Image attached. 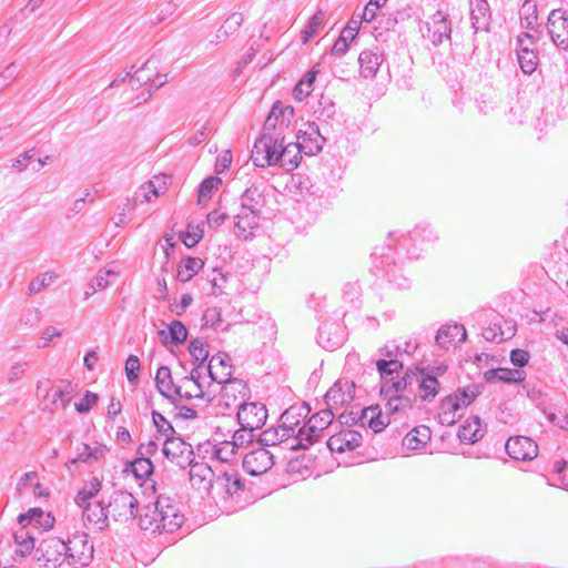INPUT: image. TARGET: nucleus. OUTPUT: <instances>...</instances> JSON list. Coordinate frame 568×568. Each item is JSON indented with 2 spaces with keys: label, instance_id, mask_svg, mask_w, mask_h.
I'll return each instance as SVG.
<instances>
[{
  "label": "nucleus",
  "instance_id": "4d7b16f0",
  "mask_svg": "<svg viewBox=\"0 0 568 568\" xmlns=\"http://www.w3.org/2000/svg\"><path fill=\"white\" fill-rule=\"evenodd\" d=\"M220 183H221V179L217 176L206 178L200 184L199 197H197L199 204H202L203 202L207 201L212 196V193L217 189Z\"/></svg>",
  "mask_w": 568,
  "mask_h": 568
},
{
  "label": "nucleus",
  "instance_id": "5701e85b",
  "mask_svg": "<svg viewBox=\"0 0 568 568\" xmlns=\"http://www.w3.org/2000/svg\"><path fill=\"white\" fill-rule=\"evenodd\" d=\"M414 375L416 377L414 378V384H417L422 400H433L439 389V382L436 376L419 367L414 369Z\"/></svg>",
  "mask_w": 568,
  "mask_h": 568
},
{
  "label": "nucleus",
  "instance_id": "052dcab7",
  "mask_svg": "<svg viewBox=\"0 0 568 568\" xmlns=\"http://www.w3.org/2000/svg\"><path fill=\"white\" fill-rule=\"evenodd\" d=\"M203 326L210 327L213 329H224L222 327V318H221V311L217 307H209L205 310L203 316H202Z\"/></svg>",
  "mask_w": 568,
  "mask_h": 568
},
{
  "label": "nucleus",
  "instance_id": "49530a36",
  "mask_svg": "<svg viewBox=\"0 0 568 568\" xmlns=\"http://www.w3.org/2000/svg\"><path fill=\"white\" fill-rule=\"evenodd\" d=\"M237 453V448L232 440H224L211 447L212 457L222 462L230 463Z\"/></svg>",
  "mask_w": 568,
  "mask_h": 568
},
{
  "label": "nucleus",
  "instance_id": "39448f33",
  "mask_svg": "<svg viewBox=\"0 0 568 568\" xmlns=\"http://www.w3.org/2000/svg\"><path fill=\"white\" fill-rule=\"evenodd\" d=\"M335 414L328 406L314 414L306 424L298 428L295 443L291 445V448L293 450L306 449L320 440L323 432L333 422Z\"/></svg>",
  "mask_w": 568,
  "mask_h": 568
},
{
  "label": "nucleus",
  "instance_id": "5fc2aeb1",
  "mask_svg": "<svg viewBox=\"0 0 568 568\" xmlns=\"http://www.w3.org/2000/svg\"><path fill=\"white\" fill-rule=\"evenodd\" d=\"M133 475L139 478H148L153 473V464L149 457H138L131 463Z\"/></svg>",
  "mask_w": 568,
  "mask_h": 568
},
{
  "label": "nucleus",
  "instance_id": "72a5a7b5",
  "mask_svg": "<svg viewBox=\"0 0 568 568\" xmlns=\"http://www.w3.org/2000/svg\"><path fill=\"white\" fill-rule=\"evenodd\" d=\"M308 413L310 408L307 406H292L281 415V425L293 435H296L301 422L304 420Z\"/></svg>",
  "mask_w": 568,
  "mask_h": 568
},
{
  "label": "nucleus",
  "instance_id": "aec40b11",
  "mask_svg": "<svg viewBox=\"0 0 568 568\" xmlns=\"http://www.w3.org/2000/svg\"><path fill=\"white\" fill-rule=\"evenodd\" d=\"M293 113L292 106H283L281 102H276L264 122L263 132H270L271 134L280 133V136H284L283 132L288 126L290 118L293 116Z\"/></svg>",
  "mask_w": 568,
  "mask_h": 568
},
{
  "label": "nucleus",
  "instance_id": "473e14b6",
  "mask_svg": "<svg viewBox=\"0 0 568 568\" xmlns=\"http://www.w3.org/2000/svg\"><path fill=\"white\" fill-rule=\"evenodd\" d=\"M339 327L337 325H323L318 329V344L328 351H334L341 347L344 343V334L342 332L338 333Z\"/></svg>",
  "mask_w": 568,
  "mask_h": 568
},
{
  "label": "nucleus",
  "instance_id": "7ed1b4c3",
  "mask_svg": "<svg viewBox=\"0 0 568 568\" xmlns=\"http://www.w3.org/2000/svg\"><path fill=\"white\" fill-rule=\"evenodd\" d=\"M244 484L234 470H225L214 479L211 497L221 505L225 513L231 514L244 507Z\"/></svg>",
  "mask_w": 568,
  "mask_h": 568
},
{
  "label": "nucleus",
  "instance_id": "c9c22d12",
  "mask_svg": "<svg viewBox=\"0 0 568 568\" xmlns=\"http://www.w3.org/2000/svg\"><path fill=\"white\" fill-rule=\"evenodd\" d=\"M414 378H416L414 375V369H408L406 371L402 378L396 379L394 377L386 379V382H384L381 387L382 396H388L390 394H402L408 387H412V385L414 384Z\"/></svg>",
  "mask_w": 568,
  "mask_h": 568
},
{
  "label": "nucleus",
  "instance_id": "a878e982",
  "mask_svg": "<svg viewBox=\"0 0 568 568\" xmlns=\"http://www.w3.org/2000/svg\"><path fill=\"white\" fill-rule=\"evenodd\" d=\"M189 466L192 486L206 490L210 494L215 479L212 468L205 463H194V460Z\"/></svg>",
  "mask_w": 568,
  "mask_h": 568
},
{
  "label": "nucleus",
  "instance_id": "6ab92c4d",
  "mask_svg": "<svg viewBox=\"0 0 568 568\" xmlns=\"http://www.w3.org/2000/svg\"><path fill=\"white\" fill-rule=\"evenodd\" d=\"M305 129H301L296 135L297 143L306 155H314L322 151L325 138L320 132V128L315 122L304 124Z\"/></svg>",
  "mask_w": 568,
  "mask_h": 568
},
{
  "label": "nucleus",
  "instance_id": "4be33fe9",
  "mask_svg": "<svg viewBox=\"0 0 568 568\" xmlns=\"http://www.w3.org/2000/svg\"><path fill=\"white\" fill-rule=\"evenodd\" d=\"M362 444V435L353 429H345L335 435H332L326 445L331 452L344 453L345 450H353Z\"/></svg>",
  "mask_w": 568,
  "mask_h": 568
},
{
  "label": "nucleus",
  "instance_id": "dca6fc26",
  "mask_svg": "<svg viewBox=\"0 0 568 568\" xmlns=\"http://www.w3.org/2000/svg\"><path fill=\"white\" fill-rule=\"evenodd\" d=\"M267 419V409L261 403H245L237 408V422L240 426H247V429H260Z\"/></svg>",
  "mask_w": 568,
  "mask_h": 568
},
{
  "label": "nucleus",
  "instance_id": "9d476101",
  "mask_svg": "<svg viewBox=\"0 0 568 568\" xmlns=\"http://www.w3.org/2000/svg\"><path fill=\"white\" fill-rule=\"evenodd\" d=\"M518 63L521 71L531 74L538 65L536 39L528 32L518 36L516 43Z\"/></svg>",
  "mask_w": 568,
  "mask_h": 568
},
{
  "label": "nucleus",
  "instance_id": "c85d7f7f",
  "mask_svg": "<svg viewBox=\"0 0 568 568\" xmlns=\"http://www.w3.org/2000/svg\"><path fill=\"white\" fill-rule=\"evenodd\" d=\"M384 58L377 50H364L358 55L361 75L371 79L374 78L382 65Z\"/></svg>",
  "mask_w": 568,
  "mask_h": 568
},
{
  "label": "nucleus",
  "instance_id": "412c9836",
  "mask_svg": "<svg viewBox=\"0 0 568 568\" xmlns=\"http://www.w3.org/2000/svg\"><path fill=\"white\" fill-rule=\"evenodd\" d=\"M221 400L226 407L234 406L239 408L241 404H245L248 397L250 388L246 383L239 378H233L222 384Z\"/></svg>",
  "mask_w": 568,
  "mask_h": 568
},
{
  "label": "nucleus",
  "instance_id": "cd10ccee",
  "mask_svg": "<svg viewBox=\"0 0 568 568\" xmlns=\"http://www.w3.org/2000/svg\"><path fill=\"white\" fill-rule=\"evenodd\" d=\"M490 8L487 0L470 1V20L475 32L487 31L490 24Z\"/></svg>",
  "mask_w": 568,
  "mask_h": 568
},
{
  "label": "nucleus",
  "instance_id": "603ef678",
  "mask_svg": "<svg viewBox=\"0 0 568 568\" xmlns=\"http://www.w3.org/2000/svg\"><path fill=\"white\" fill-rule=\"evenodd\" d=\"M58 274L51 271L36 276L29 284L28 295L31 296L40 293L43 288L52 285L58 280Z\"/></svg>",
  "mask_w": 568,
  "mask_h": 568
},
{
  "label": "nucleus",
  "instance_id": "13d9d810",
  "mask_svg": "<svg viewBox=\"0 0 568 568\" xmlns=\"http://www.w3.org/2000/svg\"><path fill=\"white\" fill-rule=\"evenodd\" d=\"M151 415L158 433L164 437V440L175 435L173 426L161 413L153 410Z\"/></svg>",
  "mask_w": 568,
  "mask_h": 568
},
{
  "label": "nucleus",
  "instance_id": "4468645a",
  "mask_svg": "<svg viewBox=\"0 0 568 568\" xmlns=\"http://www.w3.org/2000/svg\"><path fill=\"white\" fill-rule=\"evenodd\" d=\"M355 384L353 381L341 378L325 394V404L335 413L354 399Z\"/></svg>",
  "mask_w": 568,
  "mask_h": 568
},
{
  "label": "nucleus",
  "instance_id": "680f3d73",
  "mask_svg": "<svg viewBox=\"0 0 568 568\" xmlns=\"http://www.w3.org/2000/svg\"><path fill=\"white\" fill-rule=\"evenodd\" d=\"M255 428L247 429V426H241L232 437V442L236 446V448H242L247 444H251L255 437Z\"/></svg>",
  "mask_w": 568,
  "mask_h": 568
},
{
  "label": "nucleus",
  "instance_id": "69168bd1",
  "mask_svg": "<svg viewBox=\"0 0 568 568\" xmlns=\"http://www.w3.org/2000/svg\"><path fill=\"white\" fill-rule=\"evenodd\" d=\"M14 540L21 547V552H29L34 548V538L23 527L14 532Z\"/></svg>",
  "mask_w": 568,
  "mask_h": 568
},
{
  "label": "nucleus",
  "instance_id": "b1692460",
  "mask_svg": "<svg viewBox=\"0 0 568 568\" xmlns=\"http://www.w3.org/2000/svg\"><path fill=\"white\" fill-rule=\"evenodd\" d=\"M207 372L211 379L219 384L231 381L232 364L230 356L225 353L212 356L207 365Z\"/></svg>",
  "mask_w": 568,
  "mask_h": 568
},
{
  "label": "nucleus",
  "instance_id": "c756f323",
  "mask_svg": "<svg viewBox=\"0 0 568 568\" xmlns=\"http://www.w3.org/2000/svg\"><path fill=\"white\" fill-rule=\"evenodd\" d=\"M302 152L303 149L297 142L283 143L278 153L280 161L277 165L287 172L295 170L302 160Z\"/></svg>",
  "mask_w": 568,
  "mask_h": 568
},
{
  "label": "nucleus",
  "instance_id": "f3484780",
  "mask_svg": "<svg viewBox=\"0 0 568 568\" xmlns=\"http://www.w3.org/2000/svg\"><path fill=\"white\" fill-rule=\"evenodd\" d=\"M508 456L515 460H532L538 455V445L526 436H511L505 445Z\"/></svg>",
  "mask_w": 568,
  "mask_h": 568
},
{
  "label": "nucleus",
  "instance_id": "7c9ffc66",
  "mask_svg": "<svg viewBox=\"0 0 568 568\" xmlns=\"http://www.w3.org/2000/svg\"><path fill=\"white\" fill-rule=\"evenodd\" d=\"M296 435H293L291 432L287 430V428L283 427L282 425L278 428H268L265 429L260 435V443L264 446H275L282 443H287V447L290 449L291 445L294 444Z\"/></svg>",
  "mask_w": 568,
  "mask_h": 568
},
{
  "label": "nucleus",
  "instance_id": "9b49d317",
  "mask_svg": "<svg viewBox=\"0 0 568 568\" xmlns=\"http://www.w3.org/2000/svg\"><path fill=\"white\" fill-rule=\"evenodd\" d=\"M163 454L180 468H186L194 460L192 445L185 443L181 437L171 436L163 443Z\"/></svg>",
  "mask_w": 568,
  "mask_h": 568
},
{
  "label": "nucleus",
  "instance_id": "09e8293b",
  "mask_svg": "<svg viewBox=\"0 0 568 568\" xmlns=\"http://www.w3.org/2000/svg\"><path fill=\"white\" fill-rule=\"evenodd\" d=\"M101 487V480L95 477L87 481L74 499L77 505L84 506L87 503H90L91 499L100 491Z\"/></svg>",
  "mask_w": 568,
  "mask_h": 568
},
{
  "label": "nucleus",
  "instance_id": "3c124183",
  "mask_svg": "<svg viewBox=\"0 0 568 568\" xmlns=\"http://www.w3.org/2000/svg\"><path fill=\"white\" fill-rule=\"evenodd\" d=\"M376 367L384 383L386 379L394 378V373H398L403 368V363L397 358H381L376 362Z\"/></svg>",
  "mask_w": 568,
  "mask_h": 568
},
{
  "label": "nucleus",
  "instance_id": "c03bdc74",
  "mask_svg": "<svg viewBox=\"0 0 568 568\" xmlns=\"http://www.w3.org/2000/svg\"><path fill=\"white\" fill-rule=\"evenodd\" d=\"M203 266L204 262L200 257L189 256L179 265L176 278L182 283H186L192 280Z\"/></svg>",
  "mask_w": 568,
  "mask_h": 568
},
{
  "label": "nucleus",
  "instance_id": "37998d69",
  "mask_svg": "<svg viewBox=\"0 0 568 568\" xmlns=\"http://www.w3.org/2000/svg\"><path fill=\"white\" fill-rule=\"evenodd\" d=\"M36 521V525L43 526L44 528H51L54 523V518L49 514H44L40 508H31L24 514H20L18 523L26 528L29 524Z\"/></svg>",
  "mask_w": 568,
  "mask_h": 568
},
{
  "label": "nucleus",
  "instance_id": "774afa93",
  "mask_svg": "<svg viewBox=\"0 0 568 568\" xmlns=\"http://www.w3.org/2000/svg\"><path fill=\"white\" fill-rule=\"evenodd\" d=\"M229 215L221 209L213 210L206 216V224L210 229L216 231L226 220Z\"/></svg>",
  "mask_w": 568,
  "mask_h": 568
},
{
  "label": "nucleus",
  "instance_id": "f03ea898",
  "mask_svg": "<svg viewBox=\"0 0 568 568\" xmlns=\"http://www.w3.org/2000/svg\"><path fill=\"white\" fill-rule=\"evenodd\" d=\"M265 197L260 185L252 184L240 196V209L234 215V226L237 236L248 240L253 231L258 227Z\"/></svg>",
  "mask_w": 568,
  "mask_h": 568
},
{
  "label": "nucleus",
  "instance_id": "a211bd4d",
  "mask_svg": "<svg viewBox=\"0 0 568 568\" xmlns=\"http://www.w3.org/2000/svg\"><path fill=\"white\" fill-rule=\"evenodd\" d=\"M242 464L247 474L258 476L271 469L274 460L273 455L262 446L245 454Z\"/></svg>",
  "mask_w": 568,
  "mask_h": 568
},
{
  "label": "nucleus",
  "instance_id": "4c0bfd02",
  "mask_svg": "<svg viewBox=\"0 0 568 568\" xmlns=\"http://www.w3.org/2000/svg\"><path fill=\"white\" fill-rule=\"evenodd\" d=\"M159 336L164 345H180L186 341L187 329L180 321H172L168 326V331H160Z\"/></svg>",
  "mask_w": 568,
  "mask_h": 568
},
{
  "label": "nucleus",
  "instance_id": "bf43d9fd",
  "mask_svg": "<svg viewBox=\"0 0 568 568\" xmlns=\"http://www.w3.org/2000/svg\"><path fill=\"white\" fill-rule=\"evenodd\" d=\"M322 24H323V14L321 12L315 13L310 19L307 26L301 33L303 43H307L311 39H313L320 32Z\"/></svg>",
  "mask_w": 568,
  "mask_h": 568
},
{
  "label": "nucleus",
  "instance_id": "a19ab883",
  "mask_svg": "<svg viewBox=\"0 0 568 568\" xmlns=\"http://www.w3.org/2000/svg\"><path fill=\"white\" fill-rule=\"evenodd\" d=\"M484 376L487 382L498 379L504 383H520L525 379L526 374L524 371L520 369L499 367L488 369L487 372H485Z\"/></svg>",
  "mask_w": 568,
  "mask_h": 568
},
{
  "label": "nucleus",
  "instance_id": "bb28decb",
  "mask_svg": "<svg viewBox=\"0 0 568 568\" xmlns=\"http://www.w3.org/2000/svg\"><path fill=\"white\" fill-rule=\"evenodd\" d=\"M83 508V519L93 525L98 529H103L108 526L110 514L108 513V505L103 501H90Z\"/></svg>",
  "mask_w": 568,
  "mask_h": 568
},
{
  "label": "nucleus",
  "instance_id": "6e6d98bb",
  "mask_svg": "<svg viewBox=\"0 0 568 568\" xmlns=\"http://www.w3.org/2000/svg\"><path fill=\"white\" fill-rule=\"evenodd\" d=\"M410 239L418 243H430L436 241L438 235L428 224H422L414 229Z\"/></svg>",
  "mask_w": 568,
  "mask_h": 568
},
{
  "label": "nucleus",
  "instance_id": "f704fd0d",
  "mask_svg": "<svg viewBox=\"0 0 568 568\" xmlns=\"http://www.w3.org/2000/svg\"><path fill=\"white\" fill-rule=\"evenodd\" d=\"M155 386L161 395L171 403H175L174 388L176 387V383L173 382L171 369L168 366L163 365L158 368Z\"/></svg>",
  "mask_w": 568,
  "mask_h": 568
},
{
  "label": "nucleus",
  "instance_id": "a18cd8bd",
  "mask_svg": "<svg viewBox=\"0 0 568 568\" xmlns=\"http://www.w3.org/2000/svg\"><path fill=\"white\" fill-rule=\"evenodd\" d=\"M520 26L528 30H534L537 26L538 12L537 4L532 0H526L519 9Z\"/></svg>",
  "mask_w": 568,
  "mask_h": 568
},
{
  "label": "nucleus",
  "instance_id": "de8ad7c7",
  "mask_svg": "<svg viewBox=\"0 0 568 568\" xmlns=\"http://www.w3.org/2000/svg\"><path fill=\"white\" fill-rule=\"evenodd\" d=\"M314 114L318 120L328 122L336 113L335 103L324 95H322L317 102L312 106Z\"/></svg>",
  "mask_w": 568,
  "mask_h": 568
},
{
  "label": "nucleus",
  "instance_id": "423d86ee",
  "mask_svg": "<svg viewBox=\"0 0 568 568\" xmlns=\"http://www.w3.org/2000/svg\"><path fill=\"white\" fill-rule=\"evenodd\" d=\"M283 143L284 136H280V133L263 132L253 145L251 159L254 165L258 168L277 165Z\"/></svg>",
  "mask_w": 568,
  "mask_h": 568
},
{
  "label": "nucleus",
  "instance_id": "20e7f679",
  "mask_svg": "<svg viewBox=\"0 0 568 568\" xmlns=\"http://www.w3.org/2000/svg\"><path fill=\"white\" fill-rule=\"evenodd\" d=\"M37 388L40 397L39 406L43 412L54 413L65 409L72 399L73 387L67 379L55 383L50 379L39 381Z\"/></svg>",
  "mask_w": 568,
  "mask_h": 568
},
{
  "label": "nucleus",
  "instance_id": "6e6552de",
  "mask_svg": "<svg viewBox=\"0 0 568 568\" xmlns=\"http://www.w3.org/2000/svg\"><path fill=\"white\" fill-rule=\"evenodd\" d=\"M64 545L69 566L78 568L89 565L93 557V545L87 534H74L67 541L64 540Z\"/></svg>",
  "mask_w": 568,
  "mask_h": 568
},
{
  "label": "nucleus",
  "instance_id": "58836bf2",
  "mask_svg": "<svg viewBox=\"0 0 568 568\" xmlns=\"http://www.w3.org/2000/svg\"><path fill=\"white\" fill-rule=\"evenodd\" d=\"M174 396L180 399L203 398L204 392L200 382L181 378L174 388Z\"/></svg>",
  "mask_w": 568,
  "mask_h": 568
},
{
  "label": "nucleus",
  "instance_id": "f257e3e1",
  "mask_svg": "<svg viewBox=\"0 0 568 568\" xmlns=\"http://www.w3.org/2000/svg\"><path fill=\"white\" fill-rule=\"evenodd\" d=\"M184 520V516L175 499L160 495L153 504L142 508L139 526L151 534L174 532Z\"/></svg>",
  "mask_w": 568,
  "mask_h": 568
},
{
  "label": "nucleus",
  "instance_id": "2eb2a0df",
  "mask_svg": "<svg viewBox=\"0 0 568 568\" xmlns=\"http://www.w3.org/2000/svg\"><path fill=\"white\" fill-rule=\"evenodd\" d=\"M427 38L434 45H440L445 40H450L452 23L448 14L438 10L436 11L428 22H426Z\"/></svg>",
  "mask_w": 568,
  "mask_h": 568
},
{
  "label": "nucleus",
  "instance_id": "864d4df0",
  "mask_svg": "<svg viewBox=\"0 0 568 568\" xmlns=\"http://www.w3.org/2000/svg\"><path fill=\"white\" fill-rule=\"evenodd\" d=\"M384 398L387 400L385 406L387 414H395L399 410L410 408L413 404L412 397L403 394H390L384 396Z\"/></svg>",
  "mask_w": 568,
  "mask_h": 568
},
{
  "label": "nucleus",
  "instance_id": "338daca9",
  "mask_svg": "<svg viewBox=\"0 0 568 568\" xmlns=\"http://www.w3.org/2000/svg\"><path fill=\"white\" fill-rule=\"evenodd\" d=\"M140 371V359L135 355H129L125 361V374L130 383H135L139 379L138 372Z\"/></svg>",
  "mask_w": 568,
  "mask_h": 568
},
{
  "label": "nucleus",
  "instance_id": "e433bc0d",
  "mask_svg": "<svg viewBox=\"0 0 568 568\" xmlns=\"http://www.w3.org/2000/svg\"><path fill=\"white\" fill-rule=\"evenodd\" d=\"M484 437L480 418L473 416L468 418L458 430V438L463 443L474 444Z\"/></svg>",
  "mask_w": 568,
  "mask_h": 568
},
{
  "label": "nucleus",
  "instance_id": "e2e57ef3",
  "mask_svg": "<svg viewBox=\"0 0 568 568\" xmlns=\"http://www.w3.org/2000/svg\"><path fill=\"white\" fill-rule=\"evenodd\" d=\"M189 352L194 361L199 362V365H202L209 357L207 345L197 338L191 341Z\"/></svg>",
  "mask_w": 568,
  "mask_h": 568
},
{
  "label": "nucleus",
  "instance_id": "79ce46f5",
  "mask_svg": "<svg viewBox=\"0 0 568 568\" xmlns=\"http://www.w3.org/2000/svg\"><path fill=\"white\" fill-rule=\"evenodd\" d=\"M429 427L420 425L412 429L403 439V445L408 449H419L430 440Z\"/></svg>",
  "mask_w": 568,
  "mask_h": 568
},
{
  "label": "nucleus",
  "instance_id": "393cba45",
  "mask_svg": "<svg viewBox=\"0 0 568 568\" xmlns=\"http://www.w3.org/2000/svg\"><path fill=\"white\" fill-rule=\"evenodd\" d=\"M466 336V329L462 324H446L438 329L435 341L440 348L448 349L450 346L463 343Z\"/></svg>",
  "mask_w": 568,
  "mask_h": 568
},
{
  "label": "nucleus",
  "instance_id": "2f4dec72",
  "mask_svg": "<svg viewBox=\"0 0 568 568\" xmlns=\"http://www.w3.org/2000/svg\"><path fill=\"white\" fill-rule=\"evenodd\" d=\"M105 453V446L97 444L94 447H91L88 444H81L77 448V456L72 458L67 467L71 469V467L78 463L92 464L100 460Z\"/></svg>",
  "mask_w": 568,
  "mask_h": 568
},
{
  "label": "nucleus",
  "instance_id": "ddd939ff",
  "mask_svg": "<svg viewBox=\"0 0 568 568\" xmlns=\"http://www.w3.org/2000/svg\"><path fill=\"white\" fill-rule=\"evenodd\" d=\"M548 34L556 48L568 50V12L561 9L551 10L547 21Z\"/></svg>",
  "mask_w": 568,
  "mask_h": 568
},
{
  "label": "nucleus",
  "instance_id": "ea45409f",
  "mask_svg": "<svg viewBox=\"0 0 568 568\" xmlns=\"http://www.w3.org/2000/svg\"><path fill=\"white\" fill-rule=\"evenodd\" d=\"M158 181H160V178L150 180L139 186L132 196L133 205L148 203L153 197H158L161 193H163L164 187L156 185Z\"/></svg>",
  "mask_w": 568,
  "mask_h": 568
},
{
  "label": "nucleus",
  "instance_id": "f8f14e48",
  "mask_svg": "<svg viewBox=\"0 0 568 568\" xmlns=\"http://www.w3.org/2000/svg\"><path fill=\"white\" fill-rule=\"evenodd\" d=\"M480 393L481 386L477 384L458 388L454 394L448 395L440 402L439 409L462 415L459 412L469 406Z\"/></svg>",
  "mask_w": 568,
  "mask_h": 568
},
{
  "label": "nucleus",
  "instance_id": "0e129e2a",
  "mask_svg": "<svg viewBox=\"0 0 568 568\" xmlns=\"http://www.w3.org/2000/svg\"><path fill=\"white\" fill-rule=\"evenodd\" d=\"M244 18L240 12H234L225 20L224 24L220 28L219 33H223L224 37L235 32L243 23Z\"/></svg>",
  "mask_w": 568,
  "mask_h": 568
},
{
  "label": "nucleus",
  "instance_id": "8fccbe9b",
  "mask_svg": "<svg viewBox=\"0 0 568 568\" xmlns=\"http://www.w3.org/2000/svg\"><path fill=\"white\" fill-rule=\"evenodd\" d=\"M362 418L363 423L367 422L369 428L375 433L382 432L389 423V420H386V418L382 416L381 412L377 410V407L364 408Z\"/></svg>",
  "mask_w": 568,
  "mask_h": 568
},
{
  "label": "nucleus",
  "instance_id": "0eeeda50",
  "mask_svg": "<svg viewBox=\"0 0 568 568\" xmlns=\"http://www.w3.org/2000/svg\"><path fill=\"white\" fill-rule=\"evenodd\" d=\"M139 510L138 499L128 490H118L112 494L108 503V513L120 523L134 519Z\"/></svg>",
  "mask_w": 568,
  "mask_h": 568
},
{
  "label": "nucleus",
  "instance_id": "1a4fd4ad",
  "mask_svg": "<svg viewBox=\"0 0 568 568\" xmlns=\"http://www.w3.org/2000/svg\"><path fill=\"white\" fill-rule=\"evenodd\" d=\"M37 561L47 568H58L67 562L64 540L59 537L43 539L36 550Z\"/></svg>",
  "mask_w": 568,
  "mask_h": 568
}]
</instances>
